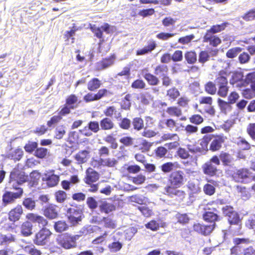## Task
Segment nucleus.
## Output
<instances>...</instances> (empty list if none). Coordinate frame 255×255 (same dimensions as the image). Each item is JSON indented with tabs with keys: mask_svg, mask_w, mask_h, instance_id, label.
<instances>
[{
	"mask_svg": "<svg viewBox=\"0 0 255 255\" xmlns=\"http://www.w3.org/2000/svg\"><path fill=\"white\" fill-rule=\"evenodd\" d=\"M228 220L231 225H239L241 222L239 215L235 211L228 216Z\"/></svg>",
	"mask_w": 255,
	"mask_h": 255,
	"instance_id": "obj_52",
	"label": "nucleus"
},
{
	"mask_svg": "<svg viewBox=\"0 0 255 255\" xmlns=\"http://www.w3.org/2000/svg\"><path fill=\"white\" fill-rule=\"evenodd\" d=\"M65 134V127L64 125H60L58 126L55 129L54 137L57 139H61Z\"/></svg>",
	"mask_w": 255,
	"mask_h": 255,
	"instance_id": "obj_51",
	"label": "nucleus"
},
{
	"mask_svg": "<svg viewBox=\"0 0 255 255\" xmlns=\"http://www.w3.org/2000/svg\"><path fill=\"white\" fill-rule=\"evenodd\" d=\"M116 59V56L114 54L111 55L108 57L103 58L99 63L98 66L99 69L104 70L112 66Z\"/></svg>",
	"mask_w": 255,
	"mask_h": 255,
	"instance_id": "obj_25",
	"label": "nucleus"
},
{
	"mask_svg": "<svg viewBox=\"0 0 255 255\" xmlns=\"http://www.w3.org/2000/svg\"><path fill=\"white\" fill-rule=\"evenodd\" d=\"M114 241L109 244L108 248L111 253H117L120 251L123 246V244L120 241H117L115 238H113Z\"/></svg>",
	"mask_w": 255,
	"mask_h": 255,
	"instance_id": "obj_35",
	"label": "nucleus"
},
{
	"mask_svg": "<svg viewBox=\"0 0 255 255\" xmlns=\"http://www.w3.org/2000/svg\"><path fill=\"white\" fill-rule=\"evenodd\" d=\"M132 125L134 130L139 131L144 128V122L140 117H135L132 121Z\"/></svg>",
	"mask_w": 255,
	"mask_h": 255,
	"instance_id": "obj_44",
	"label": "nucleus"
},
{
	"mask_svg": "<svg viewBox=\"0 0 255 255\" xmlns=\"http://www.w3.org/2000/svg\"><path fill=\"white\" fill-rule=\"evenodd\" d=\"M24 252L29 255H41L40 250L37 249L33 245H26L23 248Z\"/></svg>",
	"mask_w": 255,
	"mask_h": 255,
	"instance_id": "obj_39",
	"label": "nucleus"
},
{
	"mask_svg": "<svg viewBox=\"0 0 255 255\" xmlns=\"http://www.w3.org/2000/svg\"><path fill=\"white\" fill-rule=\"evenodd\" d=\"M54 195L55 200L58 203H63L67 199V194L63 190H58L55 192Z\"/></svg>",
	"mask_w": 255,
	"mask_h": 255,
	"instance_id": "obj_59",
	"label": "nucleus"
},
{
	"mask_svg": "<svg viewBox=\"0 0 255 255\" xmlns=\"http://www.w3.org/2000/svg\"><path fill=\"white\" fill-rule=\"evenodd\" d=\"M27 175L18 168H13L10 172L8 179V186L11 187H19L18 186L28 181Z\"/></svg>",
	"mask_w": 255,
	"mask_h": 255,
	"instance_id": "obj_2",
	"label": "nucleus"
},
{
	"mask_svg": "<svg viewBox=\"0 0 255 255\" xmlns=\"http://www.w3.org/2000/svg\"><path fill=\"white\" fill-rule=\"evenodd\" d=\"M48 153V149L44 147H37L34 155L38 158H44Z\"/></svg>",
	"mask_w": 255,
	"mask_h": 255,
	"instance_id": "obj_56",
	"label": "nucleus"
},
{
	"mask_svg": "<svg viewBox=\"0 0 255 255\" xmlns=\"http://www.w3.org/2000/svg\"><path fill=\"white\" fill-rule=\"evenodd\" d=\"M211 139L212 140L210 144L209 149L213 152H215L220 150L223 144L227 139V137L223 134H212L211 136L209 135H204L203 137L202 141L200 144L202 146L204 145L207 148L208 142Z\"/></svg>",
	"mask_w": 255,
	"mask_h": 255,
	"instance_id": "obj_1",
	"label": "nucleus"
},
{
	"mask_svg": "<svg viewBox=\"0 0 255 255\" xmlns=\"http://www.w3.org/2000/svg\"><path fill=\"white\" fill-rule=\"evenodd\" d=\"M216 224L205 225L200 223H195L193 226V230L202 235L207 236L209 235L215 228Z\"/></svg>",
	"mask_w": 255,
	"mask_h": 255,
	"instance_id": "obj_12",
	"label": "nucleus"
},
{
	"mask_svg": "<svg viewBox=\"0 0 255 255\" xmlns=\"http://www.w3.org/2000/svg\"><path fill=\"white\" fill-rule=\"evenodd\" d=\"M219 158L224 166H229L232 161L231 155L229 153L223 151L220 152Z\"/></svg>",
	"mask_w": 255,
	"mask_h": 255,
	"instance_id": "obj_41",
	"label": "nucleus"
},
{
	"mask_svg": "<svg viewBox=\"0 0 255 255\" xmlns=\"http://www.w3.org/2000/svg\"><path fill=\"white\" fill-rule=\"evenodd\" d=\"M43 214L49 220L56 219L59 216L57 206L51 204L45 206L43 209Z\"/></svg>",
	"mask_w": 255,
	"mask_h": 255,
	"instance_id": "obj_17",
	"label": "nucleus"
},
{
	"mask_svg": "<svg viewBox=\"0 0 255 255\" xmlns=\"http://www.w3.org/2000/svg\"><path fill=\"white\" fill-rule=\"evenodd\" d=\"M157 47L156 42L153 40H150L147 42V45L141 49H138L136 51V55H143L151 52Z\"/></svg>",
	"mask_w": 255,
	"mask_h": 255,
	"instance_id": "obj_21",
	"label": "nucleus"
},
{
	"mask_svg": "<svg viewBox=\"0 0 255 255\" xmlns=\"http://www.w3.org/2000/svg\"><path fill=\"white\" fill-rule=\"evenodd\" d=\"M26 218L32 223H37L42 228H45L48 224V221L44 217L33 213H27Z\"/></svg>",
	"mask_w": 255,
	"mask_h": 255,
	"instance_id": "obj_16",
	"label": "nucleus"
},
{
	"mask_svg": "<svg viewBox=\"0 0 255 255\" xmlns=\"http://www.w3.org/2000/svg\"><path fill=\"white\" fill-rule=\"evenodd\" d=\"M52 233L46 228H42L36 232L32 241L37 246H46L48 245Z\"/></svg>",
	"mask_w": 255,
	"mask_h": 255,
	"instance_id": "obj_3",
	"label": "nucleus"
},
{
	"mask_svg": "<svg viewBox=\"0 0 255 255\" xmlns=\"http://www.w3.org/2000/svg\"><path fill=\"white\" fill-rule=\"evenodd\" d=\"M166 226V224L165 222L159 223L154 220H152L150 221L145 225V227L146 228L149 229L152 231H156L158 230H159V229L160 227L164 228Z\"/></svg>",
	"mask_w": 255,
	"mask_h": 255,
	"instance_id": "obj_30",
	"label": "nucleus"
},
{
	"mask_svg": "<svg viewBox=\"0 0 255 255\" xmlns=\"http://www.w3.org/2000/svg\"><path fill=\"white\" fill-rule=\"evenodd\" d=\"M185 58L188 64H194L197 61V54L194 51H187L185 53Z\"/></svg>",
	"mask_w": 255,
	"mask_h": 255,
	"instance_id": "obj_48",
	"label": "nucleus"
},
{
	"mask_svg": "<svg viewBox=\"0 0 255 255\" xmlns=\"http://www.w3.org/2000/svg\"><path fill=\"white\" fill-rule=\"evenodd\" d=\"M210 55L208 52L206 50L201 51L199 53L198 61L201 63L202 65L209 60Z\"/></svg>",
	"mask_w": 255,
	"mask_h": 255,
	"instance_id": "obj_58",
	"label": "nucleus"
},
{
	"mask_svg": "<svg viewBox=\"0 0 255 255\" xmlns=\"http://www.w3.org/2000/svg\"><path fill=\"white\" fill-rule=\"evenodd\" d=\"M203 216L204 220L208 222L215 223V221L219 220L218 215L212 211L206 212Z\"/></svg>",
	"mask_w": 255,
	"mask_h": 255,
	"instance_id": "obj_42",
	"label": "nucleus"
},
{
	"mask_svg": "<svg viewBox=\"0 0 255 255\" xmlns=\"http://www.w3.org/2000/svg\"><path fill=\"white\" fill-rule=\"evenodd\" d=\"M23 155V152L21 148L15 149L8 154V157L14 161L19 160Z\"/></svg>",
	"mask_w": 255,
	"mask_h": 255,
	"instance_id": "obj_47",
	"label": "nucleus"
},
{
	"mask_svg": "<svg viewBox=\"0 0 255 255\" xmlns=\"http://www.w3.org/2000/svg\"><path fill=\"white\" fill-rule=\"evenodd\" d=\"M249 84H250L251 88L255 89V72L248 74L243 83V85L244 86H248Z\"/></svg>",
	"mask_w": 255,
	"mask_h": 255,
	"instance_id": "obj_40",
	"label": "nucleus"
},
{
	"mask_svg": "<svg viewBox=\"0 0 255 255\" xmlns=\"http://www.w3.org/2000/svg\"><path fill=\"white\" fill-rule=\"evenodd\" d=\"M215 83L212 81L208 82L204 86L205 91L210 95H215L217 91Z\"/></svg>",
	"mask_w": 255,
	"mask_h": 255,
	"instance_id": "obj_49",
	"label": "nucleus"
},
{
	"mask_svg": "<svg viewBox=\"0 0 255 255\" xmlns=\"http://www.w3.org/2000/svg\"><path fill=\"white\" fill-rule=\"evenodd\" d=\"M108 235V233L105 231L103 234L96 237L92 241V244L94 245H101L106 242V238Z\"/></svg>",
	"mask_w": 255,
	"mask_h": 255,
	"instance_id": "obj_55",
	"label": "nucleus"
},
{
	"mask_svg": "<svg viewBox=\"0 0 255 255\" xmlns=\"http://www.w3.org/2000/svg\"><path fill=\"white\" fill-rule=\"evenodd\" d=\"M100 210L101 212L109 214L116 210V206L112 203L104 202L100 205Z\"/></svg>",
	"mask_w": 255,
	"mask_h": 255,
	"instance_id": "obj_38",
	"label": "nucleus"
},
{
	"mask_svg": "<svg viewBox=\"0 0 255 255\" xmlns=\"http://www.w3.org/2000/svg\"><path fill=\"white\" fill-rule=\"evenodd\" d=\"M29 220L23 222L20 225V233L23 237H29L32 234L33 226Z\"/></svg>",
	"mask_w": 255,
	"mask_h": 255,
	"instance_id": "obj_24",
	"label": "nucleus"
},
{
	"mask_svg": "<svg viewBox=\"0 0 255 255\" xmlns=\"http://www.w3.org/2000/svg\"><path fill=\"white\" fill-rule=\"evenodd\" d=\"M242 95L246 99H252L255 97V89L253 88H246L242 90Z\"/></svg>",
	"mask_w": 255,
	"mask_h": 255,
	"instance_id": "obj_57",
	"label": "nucleus"
},
{
	"mask_svg": "<svg viewBox=\"0 0 255 255\" xmlns=\"http://www.w3.org/2000/svg\"><path fill=\"white\" fill-rule=\"evenodd\" d=\"M241 47H234L228 50L226 52V56L229 58L236 57L242 51Z\"/></svg>",
	"mask_w": 255,
	"mask_h": 255,
	"instance_id": "obj_64",
	"label": "nucleus"
},
{
	"mask_svg": "<svg viewBox=\"0 0 255 255\" xmlns=\"http://www.w3.org/2000/svg\"><path fill=\"white\" fill-rule=\"evenodd\" d=\"M154 73L155 75H158L161 77L165 75H168V67L166 65L159 64L155 67Z\"/></svg>",
	"mask_w": 255,
	"mask_h": 255,
	"instance_id": "obj_37",
	"label": "nucleus"
},
{
	"mask_svg": "<svg viewBox=\"0 0 255 255\" xmlns=\"http://www.w3.org/2000/svg\"><path fill=\"white\" fill-rule=\"evenodd\" d=\"M102 83L97 78H93L87 84V89L90 91H95L101 86Z\"/></svg>",
	"mask_w": 255,
	"mask_h": 255,
	"instance_id": "obj_34",
	"label": "nucleus"
},
{
	"mask_svg": "<svg viewBox=\"0 0 255 255\" xmlns=\"http://www.w3.org/2000/svg\"><path fill=\"white\" fill-rule=\"evenodd\" d=\"M90 164L94 168H100L103 167V158L100 157L98 158L93 157Z\"/></svg>",
	"mask_w": 255,
	"mask_h": 255,
	"instance_id": "obj_62",
	"label": "nucleus"
},
{
	"mask_svg": "<svg viewBox=\"0 0 255 255\" xmlns=\"http://www.w3.org/2000/svg\"><path fill=\"white\" fill-rule=\"evenodd\" d=\"M178 19L170 16H165L161 20L162 25L164 28L170 27L172 29L175 27V24Z\"/></svg>",
	"mask_w": 255,
	"mask_h": 255,
	"instance_id": "obj_31",
	"label": "nucleus"
},
{
	"mask_svg": "<svg viewBox=\"0 0 255 255\" xmlns=\"http://www.w3.org/2000/svg\"><path fill=\"white\" fill-rule=\"evenodd\" d=\"M53 227L56 232L60 233L68 230L69 225L65 221L59 220L54 223Z\"/></svg>",
	"mask_w": 255,
	"mask_h": 255,
	"instance_id": "obj_32",
	"label": "nucleus"
},
{
	"mask_svg": "<svg viewBox=\"0 0 255 255\" xmlns=\"http://www.w3.org/2000/svg\"><path fill=\"white\" fill-rule=\"evenodd\" d=\"M42 180L45 182L47 187H53L58 184L60 177L55 174L54 170H50L43 174Z\"/></svg>",
	"mask_w": 255,
	"mask_h": 255,
	"instance_id": "obj_11",
	"label": "nucleus"
},
{
	"mask_svg": "<svg viewBox=\"0 0 255 255\" xmlns=\"http://www.w3.org/2000/svg\"><path fill=\"white\" fill-rule=\"evenodd\" d=\"M104 140L110 144V148L116 149L118 147V143L117 142L116 138L113 134L107 135L104 138Z\"/></svg>",
	"mask_w": 255,
	"mask_h": 255,
	"instance_id": "obj_46",
	"label": "nucleus"
},
{
	"mask_svg": "<svg viewBox=\"0 0 255 255\" xmlns=\"http://www.w3.org/2000/svg\"><path fill=\"white\" fill-rule=\"evenodd\" d=\"M77 238L78 236L65 233L58 236L57 242L64 249L68 250L76 247Z\"/></svg>",
	"mask_w": 255,
	"mask_h": 255,
	"instance_id": "obj_5",
	"label": "nucleus"
},
{
	"mask_svg": "<svg viewBox=\"0 0 255 255\" xmlns=\"http://www.w3.org/2000/svg\"><path fill=\"white\" fill-rule=\"evenodd\" d=\"M157 47L156 42L153 40H150L147 42V45L141 49H138L136 51V55H143L151 52Z\"/></svg>",
	"mask_w": 255,
	"mask_h": 255,
	"instance_id": "obj_22",
	"label": "nucleus"
},
{
	"mask_svg": "<svg viewBox=\"0 0 255 255\" xmlns=\"http://www.w3.org/2000/svg\"><path fill=\"white\" fill-rule=\"evenodd\" d=\"M108 93L109 91L106 89H101L96 94L92 93H87L84 96L83 100L86 103L98 101L103 97L106 96Z\"/></svg>",
	"mask_w": 255,
	"mask_h": 255,
	"instance_id": "obj_15",
	"label": "nucleus"
},
{
	"mask_svg": "<svg viewBox=\"0 0 255 255\" xmlns=\"http://www.w3.org/2000/svg\"><path fill=\"white\" fill-rule=\"evenodd\" d=\"M251 172L246 168L237 169L231 175L232 179L237 183H246L250 179Z\"/></svg>",
	"mask_w": 255,
	"mask_h": 255,
	"instance_id": "obj_9",
	"label": "nucleus"
},
{
	"mask_svg": "<svg viewBox=\"0 0 255 255\" xmlns=\"http://www.w3.org/2000/svg\"><path fill=\"white\" fill-rule=\"evenodd\" d=\"M189 121L190 123L198 126L203 123L204 119L200 114H194L189 117Z\"/></svg>",
	"mask_w": 255,
	"mask_h": 255,
	"instance_id": "obj_45",
	"label": "nucleus"
},
{
	"mask_svg": "<svg viewBox=\"0 0 255 255\" xmlns=\"http://www.w3.org/2000/svg\"><path fill=\"white\" fill-rule=\"evenodd\" d=\"M244 78L243 74L241 72H234L230 79V83L234 85L238 82L241 81Z\"/></svg>",
	"mask_w": 255,
	"mask_h": 255,
	"instance_id": "obj_61",
	"label": "nucleus"
},
{
	"mask_svg": "<svg viewBox=\"0 0 255 255\" xmlns=\"http://www.w3.org/2000/svg\"><path fill=\"white\" fill-rule=\"evenodd\" d=\"M23 214V210L20 205L12 208L8 213V220L14 223L20 220Z\"/></svg>",
	"mask_w": 255,
	"mask_h": 255,
	"instance_id": "obj_14",
	"label": "nucleus"
},
{
	"mask_svg": "<svg viewBox=\"0 0 255 255\" xmlns=\"http://www.w3.org/2000/svg\"><path fill=\"white\" fill-rule=\"evenodd\" d=\"M143 77L150 86H156L159 83V80L156 75L145 73L143 74Z\"/></svg>",
	"mask_w": 255,
	"mask_h": 255,
	"instance_id": "obj_33",
	"label": "nucleus"
},
{
	"mask_svg": "<svg viewBox=\"0 0 255 255\" xmlns=\"http://www.w3.org/2000/svg\"><path fill=\"white\" fill-rule=\"evenodd\" d=\"M22 205L27 210H32L35 207V202L31 198H25L22 201Z\"/></svg>",
	"mask_w": 255,
	"mask_h": 255,
	"instance_id": "obj_53",
	"label": "nucleus"
},
{
	"mask_svg": "<svg viewBox=\"0 0 255 255\" xmlns=\"http://www.w3.org/2000/svg\"><path fill=\"white\" fill-rule=\"evenodd\" d=\"M229 73L227 70L222 69L219 71L216 76L215 80V84L217 86H221L228 84V77Z\"/></svg>",
	"mask_w": 255,
	"mask_h": 255,
	"instance_id": "obj_20",
	"label": "nucleus"
},
{
	"mask_svg": "<svg viewBox=\"0 0 255 255\" xmlns=\"http://www.w3.org/2000/svg\"><path fill=\"white\" fill-rule=\"evenodd\" d=\"M213 102V98L210 96L201 97L199 100L200 105L205 104L207 105L205 109L204 113L211 116H214L216 113L215 109L212 106Z\"/></svg>",
	"mask_w": 255,
	"mask_h": 255,
	"instance_id": "obj_13",
	"label": "nucleus"
},
{
	"mask_svg": "<svg viewBox=\"0 0 255 255\" xmlns=\"http://www.w3.org/2000/svg\"><path fill=\"white\" fill-rule=\"evenodd\" d=\"M90 151L83 150L79 151L74 156L75 159L78 164H83L86 162L89 158Z\"/></svg>",
	"mask_w": 255,
	"mask_h": 255,
	"instance_id": "obj_27",
	"label": "nucleus"
},
{
	"mask_svg": "<svg viewBox=\"0 0 255 255\" xmlns=\"http://www.w3.org/2000/svg\"><path fill=\"white\" fill-rule=\"evenodd\" d=\"M80 101H79L78 97L74 94H70L66 97L65 99V103L60 107V109L64 112L67 115L71 113V111L76 109Z\"/></svg>",
	"mask_w": 255,
	"mask_h": 255,
	"instance_id": "obj_7",
	"label": "nucleus"
},
{
	"mask_svg": "<svg viewBox=\"0 0 255 255\" xmlns=\"http://www.w3.org/2000/svg\"><path fill=\"white\" fill-rule=\"evenodd\" d=\"M242 18L246 21H252L255 19V8L247 11L242 16Z\"/></svg>",
	"mask_w": 255,
	"mask_h": 255,
	"instance_id": "obj_63",
	"label": "nucleus"
},
{
	"mask_svg": "<svg viewBox=\"0 0 255 255\" xmlns=\"http://www.w3.org/2000/svg\"><path fill=\"white\" fill-rule=\"evenodd\" d=\"M179 96L180 92L175 87L169 88L167 90L166 96L167 97L168 100L170 101H175Z\"/></svg>",
	"mask_w": 255,
	"mask_h": 255,
	"instance_id": "obj_36",
	"label": "nucleus"
},
{
	"mask_svg": "<svg viewBox=\"0 0 255 255\" xmlns=\"http://www.w3.org/2000/svg\"><path fill=\"white\" fill-rule=\"evenodd\" d=\"M102 221L106 228L115 229L117 227L116 222L110 218L104 217L102 218Z\"/></svg>",
	"mask_w": 255,
	"mask_h": 255,
	"instance_id": "obj_50",
	"label": "nucleus"
},
{
	"mask_svg": "<svg viewBox=\"0 0 255 255\" xmlns=\"http://www.w3.org/2000/svg\"><path fill=\"white\" fill-rule=\"evenodd\" d=\"M166 112L171 117H179L182 114V110L176 106L168 107L166 109Z\"/></svg>",
	"mask_w": 255,
	"mask_h": 255,
	"instance_id": "obj_43",
	"label": "nucleus"
},
{
	"mask_svg": "<svg viewBox=\"0 0 255 255\" xmlns=\"http://www.w3.org/2000/svg\"><path fill=\"white\" fill-rule=\"evenodd\" d=\"M229 25L230 23L227 21L224 22L221 24L213 25L211 26L210 28L207 30L206 31L210 33L215 34L224 31Z\"/></svg>",
	"mask_w": 255,
	"mask_h": 255,
	"instance_id": "obj_26",
	"label": "nucleus"
},
{
	"mask_svg": "<svg viewBox=\"0 0 255 255\" xmlns=\"http://www.w3.org/2000/svg\"><path fill=\"white\" fill-rule=\"evenodd\" d=\"M10 190H15V192L10 191H5L2 195V202L3 206L13 203L16 199L20 198L23 194V190L21 187H11L9 186Z\"/></svg>",
	"mask_w": 255,
	"mask_h": 255,
	"instance_id": "obj_4",
	"label": "nucleus"
},
{
	"mask_svg": "<svg viewBox=\"0 0 255 255\" xmlns=\"http://www.w3.org/2000/svg\"><path fill=\"white\" fill-rule=\"evenodd\" d=\"M76 30L77 29L76 28L73 27L71 30L65 31L63 35V38L65 39V41L66 42H68L71 39L72 40L71 42L72 43H74L75 38L74 37V36L75 34Z\"/></svg>",
	"mask_w": 255,
	"mask_h": 255,
	"instance_id": "obj_54",
	"label": "nucleus"
},
{
	"mask_svg": "<svg viewBox=\"0 0 255 255\" xmlns=\"http://www.w3.org/2000/svg\"><path fill=\"white\" fill-rule=\"evenodd\" d=\"M66 116L67 115L60 109L57 115L52 116L47 122V125L48 127H52L54 125L58 124L62 120L63 117Z\"/></svg>",
	"mask_w": 255,
	"mask_h": 255,
	"instance_id": "obj_28",
	"label": "nucleus"
},
{
	"mask_svg": "<svg viewBox=\"0 0 255 255\" xmlns=\"http://www.w3.org/2000/svg\"><path fill=\"white\" fill-rule=\"evenodd\" d=\"M180 187L165 186L164 188L165 194L171 198H174L179 202L184 201L187 197L185 191L180 189Z\"/></svg>",
	"mask_w": 255,
	"mask_h": 255,
	"instance_id": "obj_8",
	"label": "nucleus"
},
{
	"mask_svg": "<svg viewBox=\"0 0 255 255\" xmlns=\"http://www.w3.org/2000/svg\"><path fill=\"white\" fill-rule=\"evenodd\" d=\"M203 42L209 43L213 47H217L221 43L222 40L217 35L206 31L203 36Z\"/></svg>",
	"mask_w": 255,
	"mask_h": 255,
	"instance_id": "obj_19",
	"label": "nucleus"
},
{
	"mask_svg": "<svg viewBox=\"0 0 255 255\" xmlns=\"http://www.w3.org/2000/svg\"><path fill=\"white\" fill-rule=\"evenodd\" d=\"M100 126L101 129L103 130H110L115 127L113 121L108 117H105L100 121Z\"/></svg>",
	"mask_w": 255,
	"mask_h": 255,
	"instance_id": "obj_29",
	"label": "nucleus"
},
{
	"mask_svg": "<svg viewBox=\"0 0 255 255\" xmlns=\"http://www.w3.org/2000/svg\"><path fill=\"white\" fill-rule=\"evenodd\" d=\"M38 143L35 141H28L24 146V149L26 152L31 153L36 149Z\"/></svg>",
	"mask_w": 255,
	"mask_h": 255,
	"instance_id": "obj_60",
	"label": "nucleus"
},
{
	"mask_svg": "<svg viewBox=\"0 0 255 255\" xmlns=\"http://www.w3.org/2000/svg\"><path fill=\"white\" fill-rule=\"evenodd\" d=\"M168 182L169 184L166 186L182 187L186 182L184 172L181 170L172 171L169 175Z\"/></svg>",
	"mask_w": 255,
	"mask_h": 255,
	"instance_id": "obj_6",
	"label": "nucleus"
},
{
	"mask_svg": "<svg viewBox=\"0 0 255 255\" xmlns=\"http://www.w3.org/2000/svg\"><path fill=\"white\" fill-rule=\"evenodd\" d=\"M203 173L210 177L215 176L218 172L217 167L213 165L211 162H206L203 166Z\"/></svg>",
	"mask_w": 255,
	"mask_h": 255,
	"instance_id": "obj_23",
	"label": "nucleus"
},
{
	"mask_svg": "<svg viewBox=\"0 0 255 255\" xmlns=\"http://www.w3.org/2000/svg\"><path fill=\"white\" fill-rule=\"evenodd\" d=\"M100 178L99 173L92 167H88L86 170V176L84 182L87 184H91L97 181Z\"/></svg>",
	"mask_w": 255,
	"mask_h": 255,
	"instance_id": "obj_18",
	"label": "nucleus"
},
{
	"mask_svg": "<svg viewBox=\"0 0 255 255\" xmlns=\"http://www.w3.org/2000/svg\"><path fill=\"white\" fill-rule=\"evenodd\" d=\"M68 220L71 226H76L82 221V211L77 208H70L68 209Z\"/></svg>",
	"mask_w": 255,
	"mask_h": 255,
	"instance_id": "obj_10",
	"label": "nucleus"
}]
</instances>
